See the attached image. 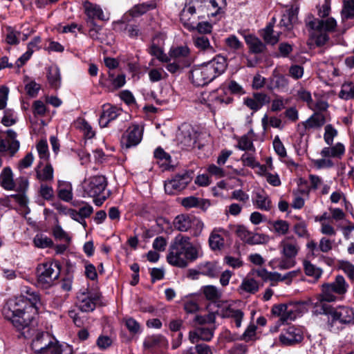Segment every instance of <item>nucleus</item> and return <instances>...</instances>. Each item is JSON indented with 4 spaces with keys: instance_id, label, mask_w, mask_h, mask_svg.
Wrapping results in <instances>:
<instances>
[{
    "instance_id": "nucleus-1",
    "label": "nucleus",
    "mask_w": 354,
    "mask_h": 354,
    "mask_svg": "<svg viewBox=\"0 0 354 354\" xmlns=\"http://www.w3.org/2000/svg\"><path fill=\"white\" fill-rule=\"evenodd\" d=\"M3 314L18 330L22 331L24 336H30L29 326L37 314V309L29 306L24 297L9 299L3 309Z\"/></svg>"
},
{
    "instance_id": "nucleus-2",
    "label": "nucleus",
    "mask_w": 354,
    "mask_h": 354,
    "mask_svg": "<svg viewBox=\"0 0 354 354\" xmlns=\"http://www.w3.org/2000/svg\"><path fill=\"white\" fill-rule=\"evenodd\" d=\"M200 250L189 236L179 234L171 242L167 255V262L174 266L185 268L199 257Z\"/></svg>"
},
{
    "instance_id": "nucleus-3",
    "label": "nucleus",
    "mask_w": 354,
    "mask_h": 354,
    "mask_svg": "<svg viewBox=\"0 0 354 354\" xmlns=\"http://www.w3.org/2000/svg\"><path fill=\"white\" fill-rule=\"evenodd\" d=\"M227 66L226 58L216 55L209 62L194 67L190 71V79L194 85L203 86L223 73Z\"/></svg>"
},
{
    "instance_id": "nucleus-4",
    "label": "nucleus",
    "mask_w": 354,
    "mask_h": 354,
    "mask_svg": "<svg viewBox=\"0 0 354 354\" xmlns=\"http://www.w3.org/2000/svg\"><path fill=\"white\" fill-rule=\"evenodd\" d=\"M32 337L31 347L37 354H72V348L68 345H59L56 339L47 332L36 331L29 326Z\"/></svg>"
},
{
    "instance_id": "nucleus-5",
    "label": "nucleus",
    "mask_w": 354,
    "mask_h": 354,
    "mask_svg": "<svg viewBox=\"0 0 354 354\" xmlns=\"http://www.w3.org/2000/svg\"><path fill=\"white\" fill-rule=\"evenodd\" d=\"M323 313L327 316V327L330 332L337 333L354 324V310L346 306L331 307L322 305Z\"/></svg>"
},
{
    "instance_id": "nucleus-6",
    "label": "nucleus",
    "mask_w": 354,
    "mask_h": 354,
    "mask_svg": "<svg viewBox=\"0 0 354 354\" xmlns=\"http://www.w3.org/2000/svg\"><path fill=\"white\" fill-rule=\"evenodd\" d=\"M306 26L310 29V38L317 46H322L328 41V33L335 32L337 24L333 17L322 19L312 17L306 22Z\"/></svg>"
},
{
    "instance_id": "nucleus-7",
    "label": "nucleus",
    "mask_w": 354,
    "mask_h": 354,
    "mask_svg": "<svg viewBox=\"0 0 354 354\" xmlns=\"http://www.w3.org/2000/svg\"><path fill=\"white\" fill-rule=\"evenodd\" d=\"M107 186L106 178L102 175H97L86 178L82 184L83 197L93 198V203L100 206L106 200L107 196L104 194Z\"/></svg>"
},
{
    "instance_id": "nucleus-8",
    "label": "nucleus",
    "mask_w": 354,
    "mask_h": 354,
    "mask_svg": "<svg viewBox=\"0 0 354 354\" xmlns=\"http://www.w3.org/2000/svg\"><path fill=\"white\" fill-rule=\"evenodd\" d=\"M348 285L342 275H337L332 283H324L322 286V292L317 297V302L321 305L323 301L333 302L337 300L338 296L344 295L347 292Z\"/></svg>"
},
{
    "instance_id": "nucleus-9",
    "label": "nucleus",
    "mask_w": 354,
    "mask_h": 354,
    "mask_svg": "<svg viewBox=\"0 0 354 354\" xmlns=\"http://www.w3.org/2000/svg\"><path fill=\"white\" fill-rule=\"evenodd\" d=\"M60 274V268L57 262L46 261L37 268V282L39 286L47 288L53 286Z\"/></svg>"
},
{
    "instance_id": "nucleus-10",
    "label": "nucleus",
    "mask_w": 354,
    "mask_h": 354,
    "mask_svg": "<svg viewBox=\"0 0 354 354\" xmlns=\"http://www.w3.org/2000/svg\"><path fill=\"white\" fill-rule=\"evenodd\" d=\"M272 314L279 318L281 324L294 321L301 313V305L297 303L280 304L274 305Z\"/></svg>"
},
{
    "instance_id": "nucleus-11",
    "label": "nucleus",
    "mask_w": 354,
    "mask_h": 354,
    "mask_svg": "<svg viewBox=\"0 0 354 354\" xmlns=\"http://www.w3.org/2000/svg\"><path fill=\"white\" fill-rule=\"evenodd\" d=\"M17 136V133L12 129H8L5 132L0 131V153L14 156L20 147V142Z\"/></svg>"
},
{
    "instance_id": "nucleus-12",
    "label": "nucleus",
    "mask_w": 354,
    "mask_h": 354,
    "mask_svg": "<svg viewBox=\"0 0 354 354\" xmlns=\"http://www.w3.org/2000/svg\"><path fill=\"white\" fill-rule=\"evenodd\" d=\"M192 171H183L175 175L171 179L165 181V190L169 194L185 189L192 179Z\"/></svg>"
},
{
    "instance_id": "nucleus-13",
    "label": "nucleus",
    "mask_w": 354,
    "mask_h": 354,
    "mask_svg": "<svg viewBox=\"0 0 354 354\" xmlns=\"http://www.w3.org/2000/svg\"><path fill=\"white\" fill-rule=\"evenodd\" d=\"M279 249L283 257L295 259L300 251V245L293 235L283 237L279 243Z\"/></svg>"
},
{
    "instance_id": "nucleus-14",
    "label": "nucleus",
    "mask_w": 354,
    "mask_h": 354,
    "mask_svg": "<svg viewBox=\"0 0 354 354\" xmlns=\"http://www.w3.org/2000/svg\"><path fill=\"white\" fill-rule=\"evenodd\" d=\"M142 131L138 125L129 127L121 138V145L123 149H129L136 147L142 140Z\"/></svg>"
},
{
    "instance_id": "nucleus-15",
    "label": "nucleus",
    "mask_w": 354,
    "mask_h": 354,
    "mask_svg": "<svg viewBox=\"0 0 354 354\" xmlns=\"http://www.w3.org/2000/svg\"><path fill=\"white\" fill-rule=\"evenodd\" d=\"M180 19L187 30H195V25L199 19V17L196 15V5L186 4L180 12Z\"/></svg>"
},
{
    "instance_id": "nucleus-16",
    "label": "nucleus",
    "mask_w": 354,
    "mask_h": 354,
    "mask_svg": "<svg viewBox=\"0 0 354 354\" xmlns=\"http://www.w3.org/2000/svg\"><path fill=\"white\" fill-rule=\"evenodd\" d=\"M215 326L204 327L198 326L189 332V340L192 344H196L199 341L210 342L214 334Z\"/></svg>"
},
{
    "instance_id": "nucleus-17",
    "label": "nucleus",
    "mask_w": 354,
    "mask_h": 354,
    "mask_svg": "<svg viewBox=\"0 0 354 354\" xmlns=\"http://www.w3.org/2000/svg\"><path fill=\"white\" fill-rule=\"evenodd\" d=\"M100 296L97 294L91 292H82L78 297V306L82 312H92L96 306L97 301L99 300Z\"/></svg>"
},
{
    "instance_id": "nucleus-18",
    "label": "nucleus",
    "mask_w": 354,
    "mask_h": 354,
    "mask_svg": "<svg viewBox=\"0 0 354 354\" xmlns=\"http://www.w3.org/2000/svg\"><path fill=\"white\" fill-rule=\"evenodd\" d=\"M303 339V333L299 328L294 326L288 327L285 332L279 335V340L284 346H292L301 342Z\"/></svg>"
},
{
    "instance_id": "nucleus-19",
    "label": "nucleus",
    "mask_w": 354,
    "mask_h": 354,
    "mask_svg": "<svg viewBox=\"0 0 354 354\" xmlns=\"http://www.w3.org/2000/svg\"><path fill=\"white\" fill-rule=\"evenodd\" d=\"M252 201L254 206L259 209L268 212L272 208L271 199L263 189L253 192Z\"/></svg>"
},
{
    "instance_id": "nucleus-20",
    "label": "nucleus",
    "mask_w": 354,
    "mask_h": 354,
    "mask_svg": "<svg viewBox=\"0 0 354 354\" xmlns=\"http://www.w3.org/2000/svg\"><path fill=\"white\" fill-rule=\"evenodd\" d=\"M179 144L187 149L192 148L196 142V133L189 127L183 128L178 135Z\"/></svg>"
},
{
    "instance_id": "nucleus-21",
    "label": "nucleus",
    "mask_w": 354,
    "mask_h": 354,
    "mask_svg": "<svg viewBox=\"0 0 354 354\" xmlns=\"http://www.w3.org/2000/svg\"><path fill=\"white\" fill-rule=\"evenodd\" d=\"M121 113V110L110 104H104L102 113L99 118L100 126L102 128L106 127L108 124L116 119Z\"/></svg>"
},
{
    "instance_id": "nucleus-22",
    "label": "nucleus",
    "mask_w": 354,
    "mask_h": 354,
    "mask_svg": "<svg viewBox=\"0 0 354 354\" xmlns=\"http://www.w3.org/2000/svg\"><path fill=\"white\" fill-rule=\"evenodd\" d=\"M143 346L147 349L151 348H165L169 346V342L167 338L162 335H153L147 337L143 342Z\"/></svg>"
},
{
    "instance_id": "nucleus-23",
    "label": "nucleus",
    "mask_w": 354,
    "mask_h": 354,
    "mask_svg": "<svg viewBox=\"0 0 354 354\" xmlns=\"http://www.w3.org/2000/svg\"><path fill=\"white\" fill-rule=\"evenodd\" d=\"M20 297H24V299L27 301L29 306H32L37 309V313L39 310L40 303V297L39 294L32 288L24 286L21 289V295Z\"/></svg>"
},
{
    "instance_id": "nucleus-24",
    "label": "nucleus",
    "mask_w": 354,
    "mask_h": 354,
    "mask_svg": "<svg viewBox=\"0 0 354 354\" xmlns=\"http://www.w3.org/2000/svg\"><path fill=\"white\" fill-rule=\"evenodd\" d=\"M345 153V147L341 142L336 143L334 146L330 147H324L321 151V155L324 158H341Z\"/></svg>"
},
{
    "instance_id": "nucleus-25",
    "label": "nucleus",
    "mask_w": 354,
    "mask_h": 354,
    "mask_svg": "<svg viewBox=\"0 0 354 354\" xmlns=\"http://www.w3.org/2000/svg\"><path fill=\"white\" fill-rule=\"evenodd\" d=\"M83 6L84 12L89 19H98L100 20L106 19L102 8L99 6L93 4L88 1H85Z\"/></svg>"
},
{
    "instance_id": "nucleus-26",
    "label": "nucleus",
    "mask_w": 354,
    "mask_h": 354,
    "mask_svg": "<svg viewBox=\"0 0 354 354\" xmlns=\"http://www.w3.org/2000/svg\"><path fill=\"white\" fill-rule=\"evenodd\" d=\"M0 184L7 190L15 189V183L13 179L12 169L9 167H5L0 174Z\"/></svg>"
},
{
    "instance_id": "nucleus-27",
    "label": "nucleus",
    "mask_w": 354,
    "mask_h": 354,
    "mask_svg": "<svg viewBox=\"0 0 354 354\" xmlns=\"http://www.w3.org/2000/svg\"><path fill=\"white\" fill-rule=\"evenodd\" d=\"M201 290L205 295V297L208 301L216 302L222 297V291L215 286H204L202 287Z\"/></svg>"
},
{
    "instance_id": "nucleus-28",
    "label": "nucleus",
    "mask_w": 354,
    "mask_h": 354,
    "mask_svg": "<svg viewBox=\"0 0 354 354\" xmlns=\"http://www.w3.org/2000/svg\"><path fill=\"white\" fill-rule=\"evenodd\" d=\"M192 215L180 214L174 221V227L180 232H187L192 228Z\"/></svg>"
},
{
    "instance_id": "nucleus-29",
    "label": "nucleus",
    "mask_w": 354,
    "mask_h": 354,
    "mask_svg": "<svg viewBox=\"0 0 354 354\" xmlns=\"http://www.w3.org/2000/svg\"><path fill=\"white\" fill-rule=\"evenodd\" d=\"M297 19L295 12L292 9H289L283 14L279 22L281 28H283V30L289 31L292 28L293 24Z\"/></svg>"
},
{
    "instance_id": "nucleus-30",
    "label": "nucleus",
    "mask_w": 354,
    "mask_h": 354,
    "mask_svg": "<svg viewBox=\"0 0 354 354\" xmlns=\"http://www.w3.org/2000/svg\"><path fill=\"white\" fill-rule=\"evenodd\" d=\"M245 40L249 46L250 50L253 53H261L263 52L266 48V46L263 43L259 38L252 35H246Z\"/></svg>"
},
{
    "instance_id": "nucleus-31",
    "label": "nucleus",
    "mask_w": 354,
    "mask_h": 354,
    "mask_svg": "<svg viewBox=\"0 0 354 354\" xmlns=\"http://www.w3.org/2000/svg\"><path fill=\"white\" fill-rule=\"evenodd\" d=\"M326 122L325 117L319 113H315L306 122H304L305 129H318Z\"/></svg>"
},
{
    "instance_id": "nucleus-32",
    "label": "nucleus",
    "mask_w": 354,
    "mask_h": 354,
    "mask_svg": "<svg viewBox=\"0 0 354 354\" xmlns=\"http://www.w3.org/2000/svg\"><path fill=\"white\" fill-rule=\"evenodd\" d=\"M223 230L214 229L209 237V245L212 250H220L224 246V239L218 234Z\"/></svg>"
},
{
    "instance_id": "nucleus-33",
    "label": "nucleus",
    "mask_w": 354,
    "mask_h": 354,
    "mask_svg": "<svg viewBox=\"0 0 354 354\" xmlns=\"http://www.w3.org/2000/svg\"><path fill=\"white\" fill-rule=\"evenodd\" d=\"M47 79L50 85L57 88L61 84V75L59 68L57 66H51L48 69Z\"/></svg>"
},
{
    "instance_id": "nucleus-34",
    "label": "nucleus",
    "mask_w": 354,
    "mask_h": 354,
    "mask_svg": "<svg viewBox=\"0 0 354 354\" xmlns=\"http://www.w3.org/2000/svg\"><path fill=\"white\" fill-rule=\"evenodd\" d=\"M221 316L222 317L232 318L234 320L236 326L237 328H240L244 313L241 310L227 308L223 310Z\"/></svg>"
},
{
    "instance_id": "nucleus-35",
    "label": "nucleus",
    "mask_w": 354,
    "mask_h": 354,
    "mask_svg": "<svg viewBox=\"0 0 354 354\" xmlns=\"http://www.w3.org/2000/svg\"><path fill=\"white\" fill-rule=\"evenodd\" d=\"M262 37L267 44L274 45L279 40V32L275 33L273 25L270 24L263 30Z\"/></svg>"
},
{
    "instance_id": "nucleus-36",
    "label": "nucleus",
    "mask_w": 354,
    "mask_h": 354,
    "mask_svg": "<svg viewBox=\"0 0 354 354\" xmlns=\"http://www.w3.org/2000/svg\"><path fill=\"white\" fill-rule=\"evenodd\" d=\"M239 289L247 293L255 294L259 289V285L254 279L246 277L242 280Z\"/></svg>"
},
{
    "instance_id": "nucleus-37",
    "label": "nucleus",
    "mask_w": 354,
    "mask_h": 354,
    "mask_svg": "<svg viewBox=\"0 0 354 354\" xmlns=\"http://www.w3.org/2000/svg\"><path fill=\"white\" fill-rule=\"evenodd\" d=\"M109 80L111 83V86H106L103 83H101V84L103 86L106 87L108 91H113L122 87L125 84L126 77L124 74H120L117 75L116 77H114L113 74L109 73Z\"/></svg>"
},
{
    "instance_id": "nucleus-38",
    "label": "nucleus",
    "mask_w": 354,
    "mask_h": 354,
    "mask_svg": "<svg viewBox=\"0 0 354 354\" xmlns=\"http://www.w3.org/2000/svg\"><path fill=\"white\" fill-rule=\"evenodd\" d=\"M53 168L50 164H47L42 169L36 170V177L41 182H50L53 180Z\"/></svg>"
},
{
    "instance_id": "nucleus-39",
    "label": "nucleus",
    "mask_w": 354,
    "mask_h": 354,
    "mask_svg": "<svg viewBox=\"0 0 354 354\" xmlns=\"http://www.w3.org/2000/svg\"><path fill=\"white\" fill-rule=\"evenodd\" d=\"M272 263L274 265V268L284 270L293 268L296 265V261L293 258L284 257L274 259Z\"/></svg>"
},
{
    "instance_id": "nucleus-40",
    "label": "nucleus",
    "mask_w": 354,
    "mask_h": 354,
    "mask_svg": "<svg viewBox=\"0 0 354 354\" xmlns=\"http://www.w3.org/2000/svg\"><path fill=\"white\" fill-rule=\"evenodd\" d=\"M76 127L80 129L87 138H92L95 136V131L90 124L84 118H78L75 121Z\"/></svg>"
},
{
    "instance_id": "nucleus-41",
    "label": "nucleus",
    "mask_w": 354,
    "mask_h": 354,
    "mask_svg": "<svg viewBox=\"0 0 354 354\" xmlns=\"http://www.w3.org/2000/svg\"><path fill=\"white\" fill-rule=\"evenodd\" d=\"M341 17L342 21L354 19V0H343Z\"/></svg>"
},
{
    "instance_id": "nucleus-42",
    "label": "nucleus",
    "mask_w": 354,
    "mask_h": 354,
    "mask_svg": "<svg viewBox=\"0 0 354 354\" xmlns=\"http://www.w3.org/2000/svg\"><path fill=\"white\" fill-rule=\"evenodd\" d=\"M189 54V49L187 46L172 48L169 52V57L177 62H180L181 59L187 57Z\"/></svg>"
},
{
    "instance_id": "nucleus-43",
    "label": "nucleus",
    "mask_w": 354,
    "mask_h": 354,
    "mask_svg": "<svg viewBox=\"0 0 354 354\" xmlns=\"http://www.w3.org/2000/svg\"><path fill=\"white\" fill-rule=\"evenodd\" d=\"M236 147L240 150L245 151V152H256L253 142L248 135H243L238 140Z\"/></svg>"
},
{
    "instance_id": "nucleus-44",
    "label": "nucleus",
    "mask_w": 354,
    "mask_h": 354,
    "mask_svg": "<svg viewBox=\"0 0 354 354\" xmlns=\"http://www.w3.org/2000/svg\"><path fill=\"white\" fill-rule=\"evenodd\" d=\"M254 154L255 153L247 151L241 156V160L244 166H247L251 168L260 167L261 169L263 171V166H260V164L258 161H257L255 158Z\"/></svg>"
},
{
    "instance_id": "nucleus-45",
    "label": "nucleus",
    "mask_w": 354,
    "mask_h": 354,
    "mask_svg": "<svg viewBox=\"0 0 354 354\" xmlns=\"http://www.w3.org/2000/svg\"><path fill=\"white\" fill-rule=\"evenodd\" d=\"M193 41L195 46L202 50H209L213 51L209 40L205 35H195L193 37Z\"/></svg>"
},
{
    "instance_id": "nucleus-46",
    "label": "nucleus",
    "mask_w": 354,
    "mask_h": 354,
    "mask_svg": "<svg viewBox=\"0 0 354 354\" xmlns=\"http://www.w3.org/2000/svg\"><path fill=\"white\" fill-rule=\"evenodd\" d=\"M304 272L306 275L309 277H313L315 279H318L322 274V270L316 267L315 265L312 264L310 261L307 260H304L303 262Z\"/></svg>"
},
{
    "instance_id": "nucleus-47",
    "label": "nucleus",
    "mask_w": 354,
    "mask_h": 354,
    "mask_svg": "<svg viewBox=\"0 0 354 354\" xmlns=\"http://www.w3.org/2000/svg\"><path fill=\"white\" fill-rule=\"evenodd\" d=\"M273 231L279 236H283L288 234L290 225L284 220H277L272 223Z\"/></svg>"
},
{
    "instance_id": "nucleus-48",
    "label": "nucleus",
    "mask_w": 354,
    "mask_h": 354,
    "mask_svg": "<svg viewBox=\"0 0 354 354\" xmlns=\"http://www.w3.org/2000/svg\"><path fill=\"white\" fill-rule=\"evenodd\" d=\"M226 5L225 0H207L205 6L208 9L212 10V12L209 13L212 16H216L220 13L223 8Z\"/></svg>"
},
{
    "instance_id": "nucleus-49",
    "label": "nucleus",
    "mask_w": 354,
    "mask_h": 354,
    "mask_svg": "<svg viewBox=\"0 0 354 354\" xmlns=\"http://www.w3.org/2000/svg\"><path fill=\"white\" fill-rule=\"evenodd\" d=\"M339 97L346 100L354 99V83L346 82L342 84Z\"/></svg>"
},
{
    "instance_id": "nucleus-50",
    "label": "nucleus",
    "mask_w": 354,
    "mask_h": 354,
    "mask_svg": "<svg viewBox=\"0 0 354 354\" xmlns=\"http://www.w3.org/2000/svg\"><path fill=\"white\" fill-rule=\"evenodd\" d=\"M33 243L35 247L39 248H50L53 245L52 239L44 234H37L33 239Z\"/></svg>"
},
{
    "instance_id": "nucleus-51",
    "label": "nucleus",
    "mask_w": 354,
    "mask_h": 354,
    "mask_svg": "<svg viewBox=\"0 0 354 354\" xmlns=\"http://www.w3.org/2000/svg\"><path fill=\"white\" fill-rule=\"evenodd\" d=\"M209 101L212 102L215 106H222L230 104L232 102V98L225 95H217L216 93H212L209 96Z\"/></svg>"
},
{
    "instance_id": "nucleus-52",
    "label": "nucleus",
    "mask_w": 354,
    "mask_h": 354,
    "mask_svg": "<svg viewBox=\"0 0 354 354\" xmlns=\"http://www.w3.org/2000/svg\"><path fill=\"white\" fill-rule=\"evenodd\" d=\"M17 118L12 109H6L4 111V115L1 119V123L5 127H10L17 122Z\"/></svg>"
},
{
    "instance_id": "nucleus-53",
    "label": "nucleus",
    "mask_w": 354,
    "mask_h": 354,
    "mask_svg": "<svg viewBox=\"0 0 354 354\" xmlns=\"http://www.w3.org/2000/svg\"><path fill=\"white\" fill-rule=\"evenodd\" d=\"M225 44L232 50L236 51L241 49L243 43L234 35H230L225 39Z\"/></svg>"
},
{
    "instance_id": "nucleus-54",
    "label": "nucleus",
    "mask_w": 354,
    "mask_h": 354,
    "mask_svg": "<svg viewBox=\"0 0 354 354\" xmlns=\"http://www.w3.org/2000/svg\"><path fill=\"white\" fill-rule=\"evenodd\" d=\"M201 272L203 275L212 278L217 277L218 274L216 266L212 263H206L203 265L201 268Z\"/></svg>"
},
{
    "instance_id": "nucleus-55",
    "label": "nucleus",
    "mask_w": 354,
    "mask_h": 354,
    "mask_svg": "<svg viewBox=\"0 0 354 354\" xmlns=\"http://www.w3.org/2000/svg\"><path fill=\"white\" fill-rule=\"evenodd\" d=\"M324 129V141L328 145L330 146L333 142V139L337 136V131L331 124H327Z\"/></svg>"
},
{
    "instance_id": "nucleus-56",
    "label": "nucleus",
    "mask_w": 354,
    "mask_h": 354,
    "mask_svg": "<svg viewBox=\"0 0 354 354\" xmlns=\"http://www.w3.org/2000/svg\"><path fill=\"white\" fill-rule=\"evenodd\" d=\"M6 42L10 45L17 44L19 43V37L20 35V32L16 30L10 26L6 28Z\"/></svg>"
},
{
    "instance_id": "nucleus-57",
    "label": "nucleus",
    "mask_w": 354,
    "mask_h": 354,
    "mask_svg": "<svg viewBox=\"0 0 354 354\" xmlns=\"http://www.w3.org/2000/svg\"><path fill=\"white\" fill-rule=\"evenodd\" d=\"M196 323L199 325H204L207 324H214L216 321V313H210L206 315H196L194 320Z\"/></svg>"
},
{
    "instance_id": "nucleus-58",
    "label": "nucleus",
    "mask_w": 354,
    "mask_h": 354,
    "mask_svg": "<svg viewBox=\"0 0 354 354\" xmlns=\"http://www.w3.org/2000/svg\"><path fill=\"white\" fill-rule=\"evenodd\" d=\"M268 241V236L263 234L251 233L248 244L257 245L265 243Z\"/></svg>"
},
{
    "instance_id": "nucleus-59",
    "label": "nucleus",
    "mask_w": 354,
    "mask_h": 354,
    "mask_svg": "<svg viewBox=\"0 0 354 354\" xmlns=\"http://www.w3.org/2000/svg\"><path fill=\"white\" fill-rule=\"evenodd\" d=\"M223 261L225 264L234 269L239 268L243 266V261L240 257L226 256Z\"/></svg>"
},
{
    "instance_id": "nucleus-60",
    "label": "nucleus",
    "mask_w": 354,
    "mask_h": 354,
    "mask_svg": "<svg viewBox=\"0 0 354 354\" xmlns=\"http://www.w3.org/2000/svg\"><path fill=\"white\" fill-rule=\"evenodd\" d=\"M40 84L36 83L35 81L31 80L25 85V90L27 94L30 97H36L39 91L40 90Z\"/></svg>"
},
{
    "instance_id": "nucleus-61",
    "label": "nucleus",
    "mask_w": 354,
    "mask_h": 354,
    "mask_svg": "<svg viewBox=\"0 0 354 354\" xmlns=\"http://www.w3.org/2000/svg\"><path fill=\"white\" fill-rule=\"evenodd\" d=\"M113 343L112 339L107 335H100L96 341L97 346L101 350H105L110 347Z\"/></svg>"
},
{
    "instance_id": "nucleus-62",
    "label": "nucleus",
    "mask_w": 354,
    "mask_h": 354,
    "mask_svg": "<svg viewBox=\"0 0 354 354\" xmlns=\"http://www.w3.org/2000/svg\"><path fill=\"white\" fill-rule=\"evenodd\" d=\"M231 198L246 203L249 201V195L242 189H236L232 192Z\"/></svg>"
},
{
    "instance_id": "nucleus-63",
    "label": "nucleus",
    "mask_w": 354,
    "mask_h": 354,
    "mask_svg": "<svg viewBox=\"0 0 354 354\" xmlns=\"http://www.w3.org/2000/svg\"><path fill=\"white\" fill-rule=\"evenodd\" d=\"M287 101H285L282 97L277 96L272 100L271 104V111L273 112L280 111L285 108Z\"/></svg>"
},
{
    "instance_id": "nucleus-64",
    "label": "nucleus",
    "mask_w": 354,
    "mask_h": 354,
    "mask_svg": "<svg viewBox=\"0 0 354 354\" xmlns=\"http://www.w3.org/2000/svg\"><path fill=\"white\" fill-rule=\"evenodd\" d=\"M125 325L131 333L136 334L140 332L139 323L133 318H127L125 320Z\"/></svg>"
}]
</instances>
